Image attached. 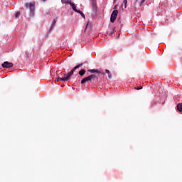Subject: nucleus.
Returning a JSON list of instances; mask_svg holds the SVG:
<instances>
[{
	"label": "nucleus",
	"mask_w": 182,
	"mask_h": 182,
	"mask_svg": "<svg viewBox=\"0 0 182 182\" xmlns=\"http://www.w3.org/2000/svg\"><path fill=\"white\" fill-rule=\"evenodd\" d=\"M82 65V64H79L76 65L73 70H70V72L68 73L67 74H65L64 77L59 75L58 77L55 79V82H59V80H61V82H68V80L70 79L72 75H73L75 70H76V69H79V68H80Z\"/></svg>",
	"instance_id": "1"
},
{
	"label": "nucleus",
	"mask_w": 182,
	"mask_h": 182,
	"mask_svg": "<svg viewBox=\"0 0 182 182\" xmlns=\"http://www.w3.org/2000/svg\"><path fill=\"white\" fill-rule=\"evenodd\" d=\"M26 8H29L31 16H33L35 13V3H30L26 4Z\"/></svg>",
	"instance_id": "2"
},
{
	"label": "nucleus",
	"mask_w": 182,
	"mask_h": 182,
	"mask_svg": "<svg viewBox=\"0 0 182 182\" xmlns=\"http://www.w3.org/2000/svg\"><path fill=\"white\" fill-rule=\"evenodd\" d=\"M95 77L96 75H89L88 77H86L81 80V84L83 85L84 83H86V82H90L92 79H95Z\"/></svg>",
	"instance_id": "3"
},
{
	"label": "nucleus",
	"mask_w": 182,
	"mask_h": 182,
	"mask_svg": "<svg viewBox=\"0 0 182 182\" xmlns=\"http://www.w3.org/2000/svg\"><path fill=\"white\" fill-rule=\"evenodd\" d=\"M118 14H119V11L117 10H114L112 13L111 18H110V21H111L112 23H113V22H114V21H116V18H117Z\"/></svg>",
	"instance_id": "4"
},
{
	"label": "nucleus",
	"mask_w": 182,
	"mask_h": 182,
	"mask_svg": "<svg viewBox=\"0 0 182 182\" xmlns=\"http://www.w3.org/2000/svg\"><path fill=\"white\" fill-rule=\"evenodd\" d=\"M2 68H13L14 64L12 63H9L7 61H5L2 65Z\"/></svg>",
	"instance_id": "5"
},
{
	"label": "nucleus",
	"mask_w": 182,
	"mask_h": 182,
	"mask_svg": "<svg viewBox=\"0 0 182 182\" xmlns=\"http://www.w3.org/2000/svg\"><path fill=\"white\" fill-rule=\"evenodd\" d=\"M70 5L72 6L73 11H74L75 12H77V13L79 12V10L76 9V5H75V3H70Z\"/></svg>",
	"instance_id": "6"
},
{
	"label": "nucleus",
	"mask_w": 182,
	"mask_h": 182,
	"mask_svg": "<svg viewBox=\"0 0 182 182\" xmlns=\"http://www.w3.org/2000/svg\"><path fill=\"white\" fill-rule=\"evenodd\" d=\"M88 72L90 73H102L100 71L96 69H92V70H88Z\"/></svg>",
	"instance_id": "7"
},
{
	"label": "nucleus",
	"mask_w": 182,
	"mask_h": 182,
	"mask_svg": "<svg viewBox=\"0 0 182 182\" xmlns=\"http://www.w3.org/2000/svg\"><path fill=\"white\" fill-rule=\"evenodd\" d=\"M61 3L62 4H69L70 5V4H72V0H61Z\"/></svg>",
	"instance_id": "8"
},
{
	"label": "nucleus",
	"mask_w": 182,
	"mask_h": 182,
	"mask_svg": "<svg viewBox=\"0 0 182 182\" xmlns=\"http://www.w3.org/2000/svg\"><path fill=\"white\" fill-rule=\"evenodd\" d=\"M55 25H56V19H53V21L51 24V26H50V30H52L53 28H55Z\"/></svg>",
	"instance_id": "9"
},
{
	"label": "nucleus",
	"mask_w": 182,
	"mask_h": 182,
	"mask_svg": "<svg viewBox=\"0 0 182 182\" xmlns=\"http://www.w3.org/2000/svg\"><path fill=\"white\" fill-rule=\"evenodd\" d=\"M105 73L108 74L109 79H112V73H110V71L109 70H105Z\"/></svg>",
	"instance_id": "10"
},
{
	"label": "nucleus",
	"mask_w": 182,
	"mask_h": 182,
	"mask_svg": "<svg viewBox=\"0 0 182 182\" xmlns=\"http://www.w3.org/2000/svg\"><path fill=\"white\" fill-rule=\"evenodd\" d=\"M85 73H86V70H81L80 71H79V75L80 76H83V75H85Z\"/></svg>",
	"instance_id": "11"
},
{
	"label": "nucleus",
	"mask_w": 182,
	"mask_h": 182,
	"mask_svg": "<svg viewBox=\"0 0 182 182\" xmlns=\"http://www.w3.org/2000/svg\"><path fill=\"white\" fill-rule=\"evenodd\" d=\"M177 109L178 110V112H182V104H178L177 105Z\"/></svg>",
	"instance_id": "12"
},
{
	"label": "nucleus",
	"mask_w": 182,
	"mask_h": 182,
	"mask_svg": "<svg viewBox=\"0 0 182 182\" xmlns=\"http://www.w3.org/2000/svg\"><path fill=\"white\" fill-rule=\"evenodd\" d=\"M77 14H81V16H82V18H84V19H85V14H83V12L80 11V10H78Z\"/></svg>",
	"instance_id": "13"
},
{
	"label": "nucleus",
	"mask_w": 182,
	"mask_h": 182,
	"mask_svg": "<svg viewBox=\"0 0 182 182\" xmlns=\"http://www.w3.org/2000/svg\"><path fill=\"white\" fill-rule=\"evenodd\" d=\"M123 3L124 4V8H127V0H124Z\"/></svg>",
	"instance_id": "14"
},
{
	"label": "nucleus",
	"mask_w": 182,
	"mask_h": 182,
	"mask_svg": "<svg viewBox=\"0 0 182 182\" xmlns=\"http://www.w3.org/2000/svg\"><path fill=\"white\" fill-rule=\"evenodd\" d=\"M19 15H20V14H19V12H16V14H15V18H16V19H18V18H19Z\"/></svg>",
	"instance_id": "15"
},
{
	"label": "nucleus",
	"mask_w": 182,
	"mask_h": 182,
	"mask_svg": "<svg viewBox=\"0 0 182 182\" xmlns=\"http://www.w3.org/2000/svg\"><path fill=\"white\" fill-rule=\"evenodd\" d=\"M136 2H139V1H140V4H141V5H142V4H144V1L146 0H136Z\"/></svg>",
	"instance_id": "16"
},
{
	"label": "nucleus",
	"mask_w": 182,
	"mask_h": 182,
	"mask_svg": "<svg viewBox=\"0 0 182 182\" xmlns=\"http://www.w3.org/2000/svg\"><path fill=\"white\" fill-rule=\"evenodd\" d=\"M26 55L28 57L29 56V53L28 51L26 52Z\"/></svg>",
	"instance_id": "17"
},
{
	"label": "nucleus",
	"mask_w": 182,
	"mask_h": 182,
	"mask_svg": "<svg viewBox=\"0 0 182 182\" xmlns=\"http://www.w3.org/2000/svg\"><path fill=\"white\" fill-rule=\"evenodd\" d=\"M140 89H142V87H141V88L138 87V88H137L138 90H140Z\"/></svg>",
	"instance_id": "18"
},
{
	"label": "nucleus",
	"mask_w": 182,
	"mask_h": 182,
	"mask_svg": "<svg viewBox=\"0 0 182 182\" xmlns=\"http://www.w3.org/2000/svg\"><path fill=\"white\" fill-rule=\"evenodd\" d=\"M140 89H142V87H141V88L138 87V88H137L138 90H140Z\"/></svg>",
	"instance_id": "19"
},
{
	"label": "nucleus",
	"mask_w": 182,
	"mask_h": 182,
	"mask_svg": "<svg viewBox=\"0 0 182 182\" xmlns=\"http://www.w3.org/2000/svg\"><path fill=\"white\" fill-rule=\"evenodd\" d=\"M43 2H45V1H46V0H42Z\"/></svg>",
	"instance_id": "20"
},
{
	"label": "nucleus",
	"mask_w": 182,
	"mask_h": 182,
	"mask_svg": "<svg viewBox=\"0 0 182 182\" xmlns=\"http://www.w3.org/2000/svg\"><path fill=\"white\" fill-rule=\"evenodd\" d=\"M110 33H111V35H112V33H113V32H111Z\"/></svg>",
	"instance_id": "21"
}]
</instances>
